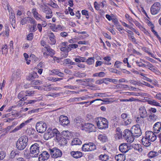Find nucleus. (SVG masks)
Wrapping results in <instances>:
<instances>
[{"mask_svg":"<svg viewBox=\"0 0 161 161\" xmlns=\"http://www.w3.org/2000/svg\"><path fill=\"white\" fill-rule=\"evenodd\" d=\"M36 25L37 24L36 23L33 24V25H29V27L31 31L35 32L37 30V29L36 28Z\"/></svg>","mask_w":161,"mask_h":161,"instance_id":"ea45409f","label":"nucleus"},{"mask_svg":"<svg viewBox=\"0 0 161 161\" xmlns=\"http://www.w3.org/2000/svg\"><path fill=\"white\" fill-rule=\"evenodd\" d=\"M89 146V143L87 144H85L84 145H83L82 147V149L83 151L85 152L88 151V150L89 149L88 148L90 147Z\"/></svg>","mask_w":161,"mask_h":161,"instance_id":"49530a36","label":"nucleus"},{"mask_svg":"<svg viewBox=\"0 0 161 161\" xmlns=\"http://www.w3.org/2000/svg\"><path fill=\"white\" fill-rule=\"evenodd\" d=\"M48 5L54 8H58V6L56 4L53 2L50 3L48 4Z\"/></svg>","mask_w":161,"mask_h":161,"instance_id":"680f3d73","label":"nucleus"},{"mask_svg":"<svg viewBox=\"0 0 161 161\" xmlns=\"http://www.w3.org/2000/svg\"><path fill=\"white\" fill-rule=\"evenodd\" d=\"M42 84V82L39 80H34L31 81V85L32 86L34 85H40Z\"/></svg>","mask_w":161,"mask_h":161,"instance_id":"a19ab883","label":"nucleus"},{"mask_svg":"<svg viewBox=\"0 0 161 161\" xmlns=\"http://www.w3.org/2000/svg\"><path fill=\"white\" fill-rule=\"evenodd\" d=\"M28 17H26L23 18L21 20L20 24L24 25L28 21Z\"/></svg>","mask_w":161,"mask_h":161,"instance_id":"6e6d98bb","label":"nucleus"},{"mask_svg":"<svg viewBox=\"0 0 161 161\" xmlns=\"http://www.w3.org/2000/svg\"><path fill=\"white\" fill-rule=\"evenodd\" d=\"M6 156L5 152L4 151L0 152V160L3 159Z\"/></svg>","mask_w":161,"mask_h":161,"instance_id":"bf43d9fd","label":"nucleus"},{"mask_svg":"<svg viewBox=\"0 0 161 161\" xmlns=\"http://www.w3.org/2000/svg\"><path fill=\"white\" fill-rule=\"evenodd\" d=\"M94 57L89 58L85 61L89 65L92 64L94 62Z\"/></svg>","mask_w":161,"mask_h":161,"instance_id":"58836bf2","label":"nucleus"},{"mask_svg":"<svg viewBox=\"0 0 161 161\" xmlns=\"http://www.w3.org/2000/svg\"><path fill=\"white\" fill-rule=\"evenodd\" d=\"M119 150L123 153L127 152L130 149L126 144L123 143L120 145L119 147Z\"/></svg>","mask_w":161,"mask_h":161,"instance_id":"f3484780","label":"nucleus"},{"mask_svg":"<svg viewBox=\"0 0 161 161\" xmlns=\"http://www.w3.org/2000/svg\"><path fill=\"white\" fill-rule=\"evenodd\" d=\"M97 125L99 129H106L108 127V122L106 119L101 118L97 122Z\"/></svg>","mask_w":161,"mask_h":161,"instance_id":"20e7f679","label":"nucleus"},{"mask_svg":"<svg viewBox=\"0 0 161 161\" xmlns=\"http://www.w3.org/2000/svg\"><path fill=\"white\" fill-rule=\"evenodd\" d=\"M161 8L160 3L158 2L155 3L151 8V12L152 14L155 15L160 11Z\"/></svg>","mask_w":161,"mask_h":161,"instance_id":"6e6552de","label":"nucleus"},{"mask_svg":"<svg viewBox=\"0 0 161 161\" xmlns=\"http://www.w3.org/2000/svg\"><path fill=\"white\" fill-rule=\"evenodd\" d=\"M36 102V100H30L28 101L24 102V103L26 104H33Z\"/></svg>","mask_w":161,"mask_h":161,"instance_id":"338daca9","label":"nucleus"},{"mask_svg":"<svg viewBox=\"0 0 161 161\" xmlns=\"http://www.w3.org/2000/svg\"><path fill=\"white\" fill-rule=\"evenodd\" d=\"M148 104L151 105L161 107V106L160 105V104L157 102V101L155 100H149L148 101Z\"/></svg>","mask_w":161,"mask_h":161,"instance_id":"f704fd0d","label":"nucleus"},{"mask_svg":"<svg viewBox=\"0 0 161 161\" xmlns=\"http://www.w3.org/2000/svg\"><path fill=\"white\" fill-rule=\"evenodd\" d=\"M82 143L81 141L78 138H74L72 141L71 145H80Z\"/></svg>","mask_w":161,"mask_h":161,"instance_id":"bb28decb","label":"nucleus"},{"mask_svg":"<svg viewBox=\"0 0 161 161\" xmlns=\"http://www.w3.org/2000/svg\"><path fill=\"white\" fill-rule=\"evenodd\" d=\"M40 7L42 8V11L46 14V18L49 19L52 17V12L50 8L45 5H41Z\"/></svg>","mask_w":161,"mask_h":161,"instance_id":"0eeeda50","label":"nucleus"},{"mask_svg":"<svg viewBox=\"0 0 161 161\" xmlns=\"http://www.w3.org/2000/svg\"><path fill=\"white\" fill-rule=\"evenodd\" d=\"M48 130L51 134V135L52 137H54L58 131V130L56 128H54L53 129L51 128H48Z\"/></svg>","mask_w":161,"mask_h":161,"instance_id":"7c9ffc66","label":"nucleus"},{"mask_svg":"<svg viewBox=\"0 0 161 161\" xmlns=\"http://www.w3.org/2000/svg\"><path fill=\"white\" fill-rule=\"evenodd\" d=\"M145 137L150 142H153L156 139V136L152 131H147L145 133Z\"/></svg>","mask_w":161,"mask_h":161,"instance_id":"ddd939ff","label":"nucleus"},{"mask_svg":"<svg viewBox=\"0 0 161 161\" xmlns=\"http://www.w3.org/2000/svg\"><path fill=\"white\" fill-rule=\"evenodd\" d=\"M115 160L117 161H124L125 159V156L123 154H119L115 156Z\"/></svg>","mask_w":161,"mask_h":161,"instance_id":"b1692460","label":"nucleus"},{"mask_svg":"<svg viewBox=\"0 0 161 161\" xmlns=\"http://www.w3.org/2000/svg\"><path fill=\"white\" fill-rule=\"evenodd\" d=\"M149 141H150L145 137L143 138L142 140V144L145 147H148L150 145L151 143Z\"/></svg>","mask_w":161,"mask_h":161,"instance_id":"a878e982","label":"nucleus"},{"mask_svg":"<svg viewBox=\"0 0 161 161\" xmlns=\"http://www.w3.org/2000/svg\"><path fill=\"white\" fill-rule=\"evenodd\" d=\"M28 17V21L29 23L33 24L36 23V22L33 18L29 17Z\"/></svg>","mask_w":161,"mask_h":161,"instance_id":"5fc2aeb1","label":"nucleus"},{"mask_svg":"<svg viewBox=\"0 0 161 161\" xmlns=\"http://www.w3.org/2000/svg\"><path fill=\"white\" fill-rule=\"evenodd\" d=\"M83 119L80 118H75L74 120V123L75 125H76V126H78L82 127V125H83Z\"/></svg>","mask_w":161,"mask_h":161,"instance_id":"4be33fe9","label":"nucleus"},{"mask_svg":"<svg viewBox=\"0 0 161 161\" xmlns=\"http://www.w3.org/2000/svg\"><path fill=\"white\" fill-rule=\"evenodd\" d=\"M153 129L155 133H159L161 129V122H158L156 123L153 125Z\"/></svg>","mask_w":161,"mask_h":161,"instance_id":"6ab92c4d","label":"nucleus"},{"mask_svg":"<svg viewBox=\"0 0 161 161\" xmlns=\"http://www.w3.org/2000/svg\"><path fill=\"white\" fill-rule=\"evenodd\" d=\"M123 136L128 142L131 143L134 140V138L132 134L131 131L128 129L125 130L123 133Z\"/></svg>","mask_w":161,"mask_h":161,"instance_id":"7ed1b4c3","label":"nucleus"},{"mask_svg":"<svg viewBox=\"0 0 161 161\" xmlns=\"http://www.w3.org/2000/svg\"><path fill=\"white\" fill-rule=\"evenodd\" d=\"M78 58H75V61L76 62L80 63L81 62H85L86 59V58L84 57H81L78 56Z\"/></svg>","mask_w":161,"mask_h":161,"instance_id":"c9c22d12","label":"nucleus"},{"mask_svg":"<svg viewBox=\"0 0 161 161\" xmlns=\"http://www.w3.org/2000/svg\"><path fill=\"white\" fill-rule=\"evenodd\" d=\"M133 35H128V36L130 40L134 43L136 44V41L134 37L132 36Z\"/></svg>","mask_w":161,"mask_h":161,"instance_id":"3c124183","label":"nucleus"},{"mask_svg":"<svg viewBox=\"0 0 161 161\" xmlns=\"http://www.w3.org/2000/svg\"><path fill=\"white\" fill-rule=\"evenodd\" d=\"M82 129L89 132L95 131L96 128L94 125L91 124H85L82 125Z\"/></svg>","mask_w":161,"mask_h":161,"instance_id":"9b49d317","label":"nucleus"},{"mask_svg":"<svg viewBox=\"0 0 161 161\" xmlns=\"http://www.w3.org/2000/svg\"><path fill=\"white\" fill-rule=\"evenodd\" d=\"M71 154L75 158H80L82 156V153L79 151H72L71 152Z\"/></svg>","mask_w":161,"mask_h":161,"instance_id":"412c9836","label":"nucleus"},{"mask_svg":"<svg viewBox=\"0 0 161 161\" xmlns=\"http://www.w3.org/2000/svg\"><path fill=\"white\" fill-rule=\"evenodd\" d=\"M31 119L25 121V122H24L22 123L20 125L18 126L20 128V129H21L24 126H25V125H26L27 123H29L30 121L31 120Z\"/></svg>","mask_w":161,"mask_h":161,"instance_id":"603ef678","label":"nucleus"},{"mask_svg":"<svg viewBox=\"0 0 161 161\" xmlns=\"http://www.w3.org/2000/svg\"><path fill=\"white\" fill-rule=\"evenodd\" d=\"M153 25H152V26L151 27V29H152V31L154 33V34H155V35L159 39H160V37H159V35H158V33L157 32H156L155 30H154L153 29Z\"/></svg>","mask_w":161,"mask_h":161,"instance_id":"0e129e2a","label":"nucleus"},{"mask_svg":"<svg viewBox=\"0 0 161 161\" xmlns=\"http://www.w3.org/2000/svg\"><path fill=\"white\" fill-rule=\"evenodd\" d=\"M51 42L50 44L54 45L56 43V40L55 39V36L53 33H51L48 36Z\"/></svg>","mask_w":161,"mask_h":161,"instance_id":"c85d7f7f","label":"nucleus"},{"mask_svg":"<svg viewBox=\"0 0 161 161\" xmlns=\"http://www.w3.org/2000/svg\"><path fill=\"white\" fill-rule=\"evenodd\" d=\"M9 28L8 26H5V35L7 36H8L9 34Z\"/></svg>","mask_w":161,"mask_h":161,"instance_id":"774afa93","label":"nucleus"},{"mask_svg":"<svg viewBox=\"0 0 161 161\" xmlns=\"http://www.w3.org/2000/svg\"><path fill=\"white\" fill-rule=\"evenodd\" d=\"M131 131L134 138L135 137L139 136L142 134V131L140 127L137 126V125L133 126L132 127Z\"/></svg>","mask_w":161,"mask_h":161,"instance_id":"9d476101","label":"nucleus"},{"mask_svg":"<svg viewBox=\"0 0 161 161\" xmlns=\"http://www.w3.org/2000/svg\"><path fill=\"white\" fill-rule=\"evenodd\" d=\"M21 72L20 70L18 69L15 74H13L12 75L11 77L12 80H16L19 78L21 75Z\"/></svg>","mask_w":161,"mask_h":161,"instance_id":"aec40b11","label":"nucleus"},{"mask_svg":"<svg viewBox=\"0 0 161 161\" xmlns=\"http://www.w3.org/2000/svg\"><path fill=\"white\" fill-rule=\"evenodd\" d=\"M10 14V15L9 18L10 22L12 23H15V17L14 14L12 11L11 12Z\"/></svg>","mask_w":161,"mask_h":161,"instance_id":"4c0bfd02","label":"nucleus"},{"mask_svg":"<svg viewBox=\"0 0 161 161\" xmlns=\"http://www.w3.org/2000/svg\"><path fill=\"white\" fill-rule=\"evenodd\" d=\"M49 150L52 157L54 158L60 157L62 155L61 151L57 148H54L52 149H49Z\"/></svg>","mask_w":161,"mask_h":161,"instance_id":"1a4fd4ad","label":"nucleus"},{"mask_svg":"<svg viewBox=\"0 0 161 161\" xmlns=\"http://www.w3.org/2000/svg\"><path fill=\"white\" fill-rule=\"evenodd\" d=\"M148 119L150 121L154 122L158 119V117L154 114L151 113L149 116Z\"/></svg>","mask_w":161,"mask_h":161,"instance_id":"c756f323","label":"nucleus"},{"mask_svg":"<svg viewBox=\"0 0 161 161\" xmlns=\"http://www.w3.org/2000/svg\"><path fill=\"white\" fill-rule=\"evenodd\" d=\"M139 115L141 118H144L147 116V113L145 107L143 106L140 107L139 108Z\"/></svg>","mask_w":161,"mask_h":161,"instance_id":"2eb2a0df","label":"nucleus"},{"mask_svg":"<svg viewBox=\"0 0 161 161\" xmlns=\"http://www.w3.org/2000/svg\"><path fill=\"white\" fill-rule=\"evenodd\" d=\"M141 60L147 64V67H149V68L150 70H152V71L154 72H155L157 71V70L150 63L148 62L147 61H145L143 60Z\"/></svg>","mask_w":161,"mask_h":161,"instance_id":"5701e85b","label":"nucleus"},{"mask_svg":"<svg viewBox=\"0 0 161 161\" xmlns=\"http://www.w3.org/2000/svg\"><path fill=\"white\" fill-rule=\"evenodd\" d=\"M25 93L26 96H32L33 94H34V91H25Z\"/></svg>","mask_w":161,"mask_h":161,"instance_id":"4d7b16f0","label":"nucleus"},{"mask_svg":"<svg viewBox=\"0 0 161 161\" xmlns=\"http://www.w3.org/2000/svg\"><path fill=\"white\" fill-rule=\"evenodd\" d=\"M47 125L46 123L43 122H37L36 125V129L37 132L40 133L44 132L46 130Z\"/></svg>","mask_w":161,"mask_h":161,"instance_id":"423d86ee","label":"nucleus"},{"mask_svg":"<svg viewBox=\"0 0 161 161\" xmlns=\"http://www.w3.org/2000/svg\"><path fill=\"white\" fill-rule=\"evenodd\" d=\"M25 93L24 91H22L20 92L18 95V97L19 99L21 98L20 101H23L26 100L27 98L26 97Z\"/></svg>","mask_w":161,"mask_h":161,"instance_id":"393cba45","label":"nucleus"},{"mask_svg":"<svg viewBox=\"0 0 161 161\" xmlns=\"http://www.w3.org/2000/svg\"><path fill=\"white\" fill-rule=\"evenodd\" d=\"M52 72L54 74L57 75L60 77H63L64 76V74L63 73L59 72L57 70H53L52 71Z\"/></svg>","mask_w":161,"mask_h":161,"instance_id":"37998d69","label":"nucleus"},{"mask_svg":"<svg viewBox=\"0 0 161 161\" xmlns=\"http://www.w3.org/2000/svg\"><path fill=\"white\" fill-rule=\"evenodd\" d=\"M136 64L138 66L142 67H147V64H144L142 63L141 62L137 61H136Z\"/></svg>","mask_w":161,"mask_h":161,"instance_id":"de8ad7c7","label":"nucleus"},{"mask_svg":"<svg viewBox=\"0 0 161 161\" xmlns=\"http://www.w3.org/2000/svg\"><path fill=\"white\" fill-rule=\"evenodd\" d=\"M38 76L36 72L33 71L30 73L27 78L28 80L32 81L35 78H38Z\"/></svg>","mask_w":161,"mask_h":161,"instance_id":"dca6fc26","label":"nucleus"},{"mask_svg":"<svg viewBox=\"0 0 161 161\" xmlns=\"http://www.w3.org/2000/svg\"><path fill=\"white\" fill-rule=\"evenodd\" d=\"M59 119L60 123L64 126H67L70 122L67 117L63 115L60 116Z\"/></svg>","mask_w":161,"mask_h":161,"instance_id":"f8f14e48","label":"nucleus"},{"mask_svg":"<svg viewBox=\"0 0 161 161\" xmlns=\"http://www.w3.org/2000/svg\"><path fill=\"white\" fill-rule=\"evenodd\" d=\"M55 136V138L56 140L58 142L63 137L61 134L60 133L59 131H58L57 133Z\"/></svg>","mask_w":161,"mask_h":161,"instance_id":"864d4df0","label":"nucleus"},{"mask_svg":"<svg viewBox=\"0 0 161 161\" xmlns=\"http://www.w3.org/2000/svg\"><path fill=\"white\" fill-rule=\"evenodd\" d=\"M49 157V154L47 151H43L39 156V161H44L47 160Z\"/></svg>","mask_w":161,"mask_h":161,"instance_id":"4468645a","label":"nucleus"},{"mask_svg":"<svg viewBox=\"0 0 161 161\" xmlns=\"http://www.w3.org/2000/svg\"><path fill=\"white\" fill-rule=\"evenodd\" d=\"M51 85H49L48 86H45L44 89L46 91H50L52 90V87H51Z\"/></svg>","mask_w":161,"mask_h":161,"instance_id":"e2e57ef3","label":"nucleus"},{"mask_svg":"<svg viewBox=\"0 0 161 161\" xmlns=\"http://www.w3.org/2000/svg\"><path fill=\"white\" fill-rule=\"evenodd\" d=\"M159 153V152H157L151 151L148 154V156L149 158H152L158 156Z\"/></svg>","mask_w":161,"mask_h":161,"instance_id":"cd10ccee","label":"nucleus"},{"mask_svg":"<svg viewBox=\"0 0 161 161\" xmlns=\"http://www.w3.org/2000/svg\"><path fill=\"white\" fill-rule=\"evenodd\" d=\"M43 137L44 139L46 140H47L52 137L48 130H47L46 132L44 134Z\"/></svg>","mask_w":161,"mask_h":161,"instance_id":"72a5a7b5","label":"nucleus"},{"mask_svg":"<svg viewBox=\"0 0 161 161\" xmlns=\"http://www.w3.org/2000/svg\"><path fill=\"white\" fill-rule=\"evenodd\" d=\"M40 149V143H35L31 146L30 147V154L33 157H36L39 153Z\"/></svg>","mask_w":161,"mask_h":161,"instance_id":"f03ea898","label":"nucleus"},{"mask_svg":"<svg viewBox=\"0 0 161 161\" xmlns=\"http://www.w3.org/2000/svg\"><path fill=\"white\" fill-rule=\"evenodd\" d=\"M103 59L105 60L106 61L104 63L105 64L107 65L111 64V63L109 62V61L111 59L110 57L107 56L104 57Z\"/></svg>","mask_w":161,"mask_h":161,"instance_id":"09e8293b","label":"nucleus"},{"mask_svg":"<svg viewBox=\"0 0 161 161\" xmlns=\"http://www.w3.org/2000/svg\"><path fill=\"white\" fill-rule=\"evenodd\" d=\"M58 142L60 145L63 146L66 144L67 141L64 137H63Z\"/></svg>","mask_w":161,"mask_h":161,"instance_id":"c03bdc74","label":"nucleus"},{"mask_svg":"<svg viewBox=\"0 0 161 161\" xmlns=\"http://www.w3.org/2000/svg\"><path fill=\"white\" fill-rule=\"evenodd\" d=\"M31 12L34 17L36 20H40L41 19L42 16L38 13L36 8H33L32 9Z\"/></svg>","mask_w":161,"mask_h":161,"instance_id":"a211bd4d","label":"nucleus"},{"mask_svg":"<svg viewBox=\"0 0 161 161\" xmlns=\"http://www.w3.org/2000/svg\"><path fill=\"white\" fill-rule=\"evenodd\" d=\"M75 76H78L79 77H83L86 76V74L84 73H80V72H78L75 74Z\"/></svg>","mask_w":161,"mask_h":161,"instance_id":"052dcab7","label":"nucleus"},{"mask_svg":"<svg viewBox=\"0 0 161 161\" xmlns=\"http://www.w3.org/2000/svg\"><path fill=\"white\" fill-rule=\"evenodd\" d=\"M98 139L103 142H105L107 140V137L105 134H100L98 136Z\"/></svg>","mask_w":161,"mask_h":161,"instance_id":"2f4dec72","label":"nucleus"},{"mask_svg":"<svg viewBox=\"0 0 161 161\" xmlns=\"http://www.w3.org/2000/svg\"><path fill=\"white\" fill-rule=\"evenodd\" d=\"M99 159L103 161H107L109 159V157L106 154H101L99 156Z\"/></svg>","mask_w":161,"mask_h":161,"instance_id":"e433bc0d","label":"nucleus"},{"mask_svg":"<svg viewBox=\"0 0 161 161\" xmlns=\"http://www.w3.org/2000/svg\"><path fill=\"white\" fill-rule=\"evenodd\" d=\"M60 49L62 51H66V53H67V54H66V56H67L68 53H67V47H61L60 48Z\"/></svg>","mask_w":161,"mask_h":161,"instance_id":"69168bd1","label":"nucleus"},{"mask_svg":"<svg viewBox=\"0 0 161 161\" xmlns=\"http://www.w3.org/2000/svg\"><path fill=\"white\" fill-rule=\"evenodd\" d=\"M123 135L122 134V132H117L115 134V137L116 138L120 139L122 137Z\"/></svg>","mask_w":161,"mask_h":161,"instance_id":"13d9d810","label":"nucleus"},{"mask_svg":"<svg viewBox=\"0 0 161 161\" xmlns=\"http://www.w3.org/2000/svg\"><path fill=\"white\" fill-rule=\"evenodd\" d=\"M124 122L123 124L124 125H127L130 124L132 122V119H128L126 120H123Z\"/></svg>","mask_w":161,"mask_h":161,"instance_id":"8fccbe9b","label":"nucleus"},{"mask_svg":"<svg viewBox=\"0 0 161 161\" xmlns=\"http://www.w3.org/2000/svg\"><path fill=\"white\" fill-rule=\"evenodd\" d=\"M78 47V45L77 44H73L69 45L67 47V53H68L69 51H70L72 48H77Z\"/></svg>","mask_w":161,"mask_h":161,"instance_id":"79ce46f5","label":"nucleus"},{"mask_svg":"<svg viewBox=\"0 0 161 161\" xmlns=\"http://www.w3.org/2000/svg\"><path fill=\"white\" fill-rule=\"evenodd\" d=\"M89 146L90 147L88 148L89 149L88 150V151H91L94 150L96 149V146L95 145L92 143H89Z\"/></svg>","mask_w":161,"mask_h":161,"instance_id":"a18cd8bd","label":"nucleus"},{"mask_svg":"<svg viewBox=\"0 0 161 161\" xmlns=\"http://www.w3.org/2000/svg\"><path fill=\"white\" fill-rule=\"evenodd\" d=\"M45 48L46 49V51H44V49H42V52L43 53V56L44 57L47 58H48V56H50L53 57L55 54V51L54 50L52 49L49 46H46Z\"/></svg>","mask_w":161,"mask_h":161,"instance_id":"39448f33","label":"nucleus"},{"mask_svg":"<svg viewBox=\"0 0 161 161\" xmlns=\"http://www.w3.org/2000/svg\"><path fill=\"white\" fill-rule=\"evenodd\" d=\"M143 118L137 117L136 119V122L138 123L139 126L144 125V120Z\"/></svg>","mask_w":161,"mask_h":161,"instance_id":"473e14b6","label":"nucleus"},{"mask_svg":"<svg viewBox=\"0 0 161 161\" xmlns=\"http://www.w3.org/2000/svg\"><path fill=\"white\" fill-rule=\"evenodd\" d=\"M28 141V137L25 136H21L17 141L16 143V147L19 150H24L27 144Z\"/></svg>","mask_w":161,"mask_h":161,"instance_id":"f257e3e1","label":"nucleus"}]
</instances>
